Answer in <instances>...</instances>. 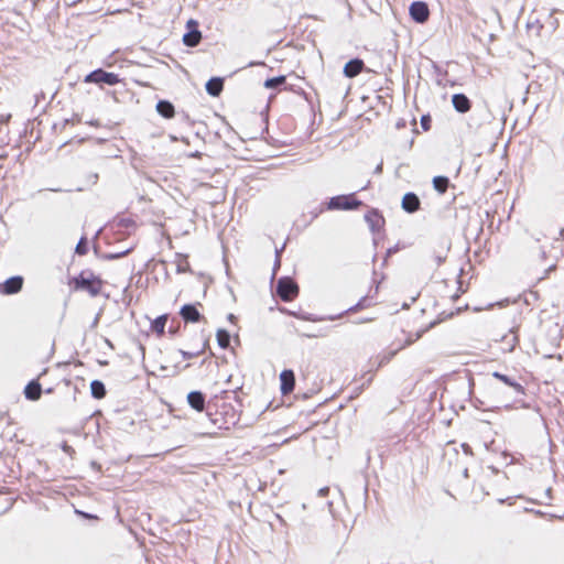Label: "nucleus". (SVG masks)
I'll use <instances>...</instances> for the list:
<instances>
[{
	"label": "nucleus",
	"mask_w": 564,
	"mask_h": 564,
	"mask_svg": "<svg viewBox=\"0 0 564 564\" xmlns=\"http://www.w3.org/2000/svg\"><path fill=\"white\" fill-rule=\"evenodd\" d=\"M70 284L75 291H86L91 296H97L101 291L102 281L91 272L83 271L79 275L72 279Z\"/></svg>",
	"instance_id": "1"
},
{
	"label": "nucleus",
	"mask_w": 564,
	"mask_h": 564,
	"mask_svg": "<svg viewBox=\"0 0 564 564\" xmlns=\"http://www.w3.org/2000/svg\"><path fill=\"white\" fill-rule=\"evenodd\" d=\"M364 203L356 198L355 194L333 196L326 203L327 210H356L361 207Z\"/></svg>",
	"instance_id": "2"
},
{
	"label": "nucleus",
	"mask_w": 564,
	"mask_h": 564,
	"mask_svg": "<svg viewBox=\"0 0 564 564\" xmlns=\"http://www.w3.org/2000/svg\"><path fill=\"white\" fill-rule=\"evenodd\" d=\"M84 82L99 86H115L120 83V77L116 73L107 72L104 68H97L87 74L84 78Z\"/></svg>",
	"instance_id": "3"
},
{
	"label": "nucleus",
	"mask_w": 564,
	"mask_h": 564,
	"mask_svg": "<svg viewBox=\"0 0 564 564\" xmlns=\"http://www.w3.org/2000/svg\"><path fill=\"white\" fill-rule=\"evenodd\" d=\"M276 294L282 301L290 302L297 296L299 285L292 278L282 276L276 283Z\"/></svg>",
	"instance_id": "4"
},
{
	"label": "nucleus",
	"mask_w": 564,
	"mask_h": 564,
	"mask_svg": "<svg viewBox=\"0 0 564 564\" xmlns=\"http://www.w3.org/2000/svg\"><path fill=\"white\" fill-rule=\"evenodd\" d=\"M409 14L411 19L420 24L425 23L430 18V9L424 1H414L410 4Z\"/></svg>",
	"instance_id": "5"
},
{
	"label": "nucleus",
	"mask_w": 564,
	"mask_h": 564,
	"mask_svg": "<svg viewBox=\"0 0 564 564\" xmlns=\"http://www.w3.org/2000/svg\"><path fill=\"white\" fill-rule=\"evenodd\" d=\"M492 119L491 112L487 106L476 108L473 115L469 118L468 126L475 130L479 129L481 126L490 123Z\"/></svg>",
	"instance_id": "6"
},
{
	"label": "nucleus",
	"mask_w": 564,
	"mask_h": 564,
	"mask_svg": "<svg viewBox=\"0 0 564 564\" xmlns=\"http://www.w3.org/2000/svg\"><path fill=\"white\" fill-rule=\"evenodd\" d=\"M200 303L184 304L180 310V315L185 323H198L204 319V316L199 313L197 306Z\"/></svg>",
	"instance_id": "7"
},
{
	"label": "nucleus",
	"mask_w": 564,
	"mask_h": 564,
	"mask_svg": "<svg viewBox=\"0 0 564 564\" xmlns=\"http://www.w3.org/2000/svg\"><path fill=\"white\" fill-rule=\"evenodd\" d=\"M23 286V278L20 275H14L7 279L2 284H0V292L6 295L17 294L22 290Z\"/></svg>",
	"instance_id": "8"
},
{
	"label": "nucleus",
	"mask_w": 564,
	"mask_h": 564,
	"mask_svg": "<svg viewBox=\"0 0 564 564\" xmlns=\"http://www.w3.org/2000/svg\"><path fill=\"white\" fill-rule=\"evenodd\" d=\"M280 389L283 395L293 392L295 388V375L292 369H284L280 373Z\"/></svg>",
	"instance_id": "9"
},
{
	"label": "nucleus",
	"mask_w": 564,
	"mask_h": 564,
	"mask_svg": "<svg viewBox=\"0 0 564 564\" xmlns=\"http://www.w3.org/2000/svg\"><path fill=\"white\" fill-rule=\"evenodd\" d=\"M420 206L421 200L415 193L409 192L402 197L401 207L404 212L413 214L420 209Z\"/></svg>",
	"instance_id": "10"
},
{
	"label": "nucleus",
	"mask_w": 564,
	"mask_h": 564,
	"mask_svg": "<svg viewBox=\"0 0 564 564\" xmlns=\"http://www.w3.org/2000/svg\"><path fill=\"white\" fill-rule=\"evenodd\" d=\"M452 105L459 113H466L471 108L470 99L463 93L454 94L452 96Z\"/></svg>",
	"instance_id": "11"
},
{
	"label": "nucleus",
	"mask_w": 564,
	"mask_h": 564,
	"mask_svg": "<svg viewBox=\"0 0 564 564\" xmlns=\"http://www.w3.org/2000/svg\"><path fill=\"white\" fill-rule=\"evenodd\" d=\"M365 67V63L362 59L356 57L348 61L344 66V75L348 78H354L358 76Z\"/></svg>",
	"instance_id": "12"
},
{
	"label": "nucleus",
	"mask_w": 564,
	"mask_h": 564,
	"mask_svg": "<svg viewBox=\"0 0 564 564\" xmlns=\"http://www.w3.org/2000/svg\"><path fill=\"white\" fill-rule=\"evenodd\" d=\"M492 377L500 380L506 386L510 387L517 394H521V395L525 394L524 387L521 383H519L517 380H514L513 378H511L505 373H501L499 371H494Z\"/></svg>",
	"instance_id": "13"
},
{
	"label": "nucleus",
	"mask_w": 564,
	"mask_h": 564,
	"mask_svg": "<svg viewBox=\"0 0 564 564\" xmlns=\"http://www.w3.org/2000/svg\"><path fill=\"white\" fill-rule=\"evenodd\" d=\"M365 220L372 232L379 231L384 224V218L380 215V213L377 209L369 210L365 215Z\"/></svg>",
	"instance_id": "14"
},
{
	"label": "nucleus",
	"mask_w": 564,
	"mask_h": 564,
	"mask_svg": "<svg viewBox=\"0 0 564 564\" xmlns=\"http://www.w3.org/2000/svg\"><path fill=\"white\" fill-rule=\"evenodd\" d=\"M187 402L194 410L202 412L205 409L206 395L198 390L191 391L187 394Z\"/></svg>",
	"instance_id": "15"
},
{
	"label": "nucleus",
	"mask_w": 564,
	"mask_h": 564,
	"mask_svg": "<svg viewBox=\"0 0 564 564\" xmlns=\"http://www.w3.org/2000/svg\"><path fill=\"white\" fill-rule=\"evenodd\" d=\"M24 397L30 401H37L42 394V386L37 379L31 380L24 388Z\"/></svg>",
	"instance_id": "16"
},
{
	"label": "nucleus",
	"mask_w": 564,
	"mask_h": 564,
	"mask_svg": "<svg viewBox=\"0 0 564 564\" xmlns=\"http://www.w3.org/2000/svg\"><path fill=\"white\" fill-rule=\"evenodd\" d=\"M205 89L208 95L212 97H218L224 90V78L221 77H212L207 80L205 85Z\"/></svg>",
	"instance_id": "17"
},
{
	"label": "nucleus",
	"mask_w": 564,
	"mask_h": 564,
	"mask_svg": "<svg viewBox=\"0 0 564 564\" xmlns=\"http://www.w3.org/2000/svg\"><path fill=\"white\" fill-rule=\"evenodd\" d=\"M155 109L160 116H162L165 119H171L175 115V107L174 105L166 99H161L158 101Z\"/></svg>",
	"instance_id": "18"
},
{
	"label": "nucleus",
	"mask_w": 564,
	"mask_h": 564,
	"mask_svg": "<svg viewBox=\"0 0 564 564\" xmlns=\"http://www.w3.org/2000/svg\"><path fill=\"white\" fill-rule=\"evenodd\" d=\"M202 40L200 31H186L183 35V43L185 46L195 47L199 44Z\"/></svg>",
	"instance_id": "19"
},
{
	"label": "nucleus",
	"mask_w": 564,
	"mask_h": 564,
	"mask_svg": "<svg viewBox=\"0 0 564 564\" xmlns=\"http://www.w3.org/2000/svg\"><path fill=\"white\" fill-rule=\"evenodd\" d=\"M166 322H167V315L166 314L158 316L151 323L152 332L155 333L158 336H163L164 333H165Z\"/></svg>",
	"instance_id": "20"
},
{
	"label": "nucleus",
	"mask_w": 564,
	"mask_h": 564,
	"mask_svg": "<svg viewBox=\"0 0 564 564\" xmlns=\"http://www.w3.org/2000/svg\"><path fill=\"white\" fill-rule=\"evenodd\" d=\"M90 392L97 400L105 398L107 393L105 383L100 380H93L90 382Z\"/></svg>",
	"instance_id": "21"
},
{
	"label": "nucleus",
	"mask_w": 564,
	"mask_h": 564,
	"mask_svg": "<svg viewBox=\"0 0 564 564\" xmlns=\"http://www.w3.org/2000/svg\"><path fill=\"white\" fill-rule=\"evenodd\" d=\"M216 339L220 348L227 349L230 345L231 335L227 329L219 328L216 333Z\"/></svg>",
	"instance_id": "22"
},
{
	"label": "nucleus",
	"mask_w": 564,
	"mask_h": 564,
	"mask_svg": "<svg viewBox=\"0 0 564 564\" xmlns=\"http://www.w3.org/2000/svg\"><path fill=\"white\" fill-rule=\"evenodd\" d=\"M449 249H451V243L445 242L441 246L440 250L433 251V258H434L437 267L441 265L446 260L447 252L449 251Z\"/></svg>",
	"instance_id": "23"
},
{
	"label": "nucleus",
	"mask_w": 564,
	"mask_h": 564,
	"mask_svg": "<svg viewBox=\"0 0 564 564\" xmlns=\"http://www.w3.org/2000/svg\"><path fill=\"white\" fill-rule=\"evenodd\" d=\"M449 186V180L446 176H434L433 177V187L440 194H444Z\"/></svg>",
	"instance_id": "24"
},
{
	"label": "nucleus",
	"mask_w": 564,
	"mask_h": 564,
	"mask_svg": "<svg viewBox=\"0 0 564 564\" xmlns=\"http://www.w3.org/2000/svg\"><path fill=\"white\" fill-rule=\"evenodd\" d=\"M285 83H286V77L283 75H280V76L268 78L264 82V87L268 89H278L281 86L285 85Z\"/></svg>",
	"instance_id": "25"
},
{
	"label": "nucleus",
	"mask_w": 564,
	"mask_h": 564,
	"mask_svg": "<svg viewBox=\"0 0 564 564\" xmlns=\"http://www.w3.org/2000/svg\"><path fill=\"white\" fill-rule=\"evenodd\" d=\"M75 252L85 256L88 252V241L86 237H82L76 245Z\"/></svg>",
	"instance_id": "26"
},
{
	"label": "nucleus",
	"mask_w": 564,
	"mask_h": 564,
	"mask_svg": "<svg viewBox=\"0 0 564 564\" xmlns=\"http://www.w3.org/2000/svg\"><path fill=\"white\" fill-rule=\"evenodd\" d=\"M180 260L176 265L177 273L187 272L189 270V263L187 261V258L185 256L177 254Z\"/></svg>",
	"instance_id": "27"
},
{
	"label": "nucleus",
	"mask_w": 564,
	"mask_h": 564,
	"mask_svg": "<svg viewBox=\"0 0 564 564\" xmlns=\"http://www.w3.org/2000/svg\"><path fill=\"white\" fill-rule=\"evenodd\" d=\"M399 349H394V350H391L389 352H386L381 356H379V367H382L384 365H387L388 362H390L392 360V358L398 354Z\"/></svg>",
	"instance_id": "28"
},
{
	"label": "nucleus",
	"mask_w": 564,
	"mask_h": 564,
	"mask_svg": "<svg viewBox=\"0 0 564 564\" xmlns=\"http://www.w3.org/2000/svg\"><path fill=\"white\" fill-rule=\"evenodd\" d=\"M131 250H132V248H128L123 251H116V252L107 253L104 256V258L107 260H117V259H120V258L127 256Z\"/></svg>",
	"instance_id": "29"
},
{
	"label": "nucleus",
	"mask_w": 564,
	"mask_h": 564,
	"mask_svg": "<svg viewBox=\"0 0 564 564\" xmlns=\"http://www.w3.org/2000/svg\"><path fill=\"white\" fill-rule=\"evenodd\" d=\"M367 300H368V297H367V296L361 297V299L359 300V302H358L356 305H354V306L349 307V308L347 310V312L355 313V312H357V311H359V310H361V308L366 307V306H367Z\"/></svg>",
	"instance_id": "30"
},
{
	"label": "nucleus",
	"mask_w": 564,
	"mask_h": 564,
	"mask_svg": "<svg viewBox=\"0 0 564 564\" xmlns=\"http://www.w3.org/2000/svg\"><path fill=\"white\" fill-rule=\"evenodd\" d=\"M502 340H506V341H507V344H508V346H509V347H508V351H512V350L514 349V347H516L517 343H518V337H517V335H514V334H513V335L510 337V339H509V336H505V337L502 338Z\"/></svg>",
	"instance_id": "31"
},
{
	"label": "nucleus",
	"mask_w": 564,
	"mask_h": 564,
	"mask_svg": "<svg viewBox=\"0 0 564 564\" xmlns=\"http://www.w3.org/2000/svg\"><path fill=\"white\" fill-rule=\"evenodd\" d=\"M180 352H181V355H182V357L184 359H192V358H195V357L199 356L200 354H203L204 352V347L200 350L194 351V352L193 351H186V350H180Z\"/></svg>",
	"instance_id": "32"
},
{
	"label": "nucleus",
	"mask_w": 564,
	"mask_h": 564,
	"mask_svg": "<svg viewBox=\"0 0 564 564\" xmlns=\"http://www.w3.org/2000/svg\"><path fill=\"white\" fill-rule=\"evenodd\" d=\"M431 122H432V119L429 115H423L421 117V127L424 131H427L430 130L431 128Z\"/></svg>",
	"instance_id": "33"
},
{
	"label": "nucleus",
	"mask_w": 564,
	"mask_h": 564,
	"mask_svg": "<svg viewBox=\"0 0 564 564\" xmlns=\"http://www.w3.org/2000/svg\"><path fill=\"white\" fill-rule=\"evenodd\" d=\"M186 29L187 31H199V23L194 19H189L186 23Z\"/></svg>",
	"instance_id": "34"
},
{
	"label": "nucleus",
	"mask_w": 564,
	"mask_h": 564,
	"mask_svg": "<svg viewBox=\"0 0 564 564\" xmlns=\"http://www.w3.org/2000/svg\"><path fill=\"white\" fill-rule=\"evenodd\" d=\"M98 178H99V176H98V174H97V173H89V174L87 175V182H88L89 184H91V185H95V184L98 182Z\"/></svg>",
	"instance_id": "35"
},
{
	"label": "nucleus",
	"mask_w": 564,
	"mask_h": 564,
	"mask_svg": "<svg viewBox=\"0 0 564 564\" xmlns=\"http://www.w3.org/2000/svg\"><path fill=\"white\" fill-rule=\"evenodd\" d=\"M76 513L79 514L80 517L85 518V519H94V520L98 519L97 516L88 513V512H85V511L76 510Z\"/></svg>",
	"instance_id": "36"
},
{
	"label": "nucleus",
	"mask_w": 564,
	"mask_h": 564,
	"mask_svg": "<svg viewBox=\"0 0 564 564\" xmlns=\"http://www.w3.org/2000/svg\"><path fill=\"white\" fill-rule=\"evenodd\" d=\"M301 318L310 322L321 321V318L314 317L312 314H303Z\"/></svg>",
	"instance_id": "37"
},
{
	"label": "nucleus",
	"mask_w": 564,
	"mask_h": 564,
	"mask_svg": "<svg viewBox=\"0 0 564 564\" xmlns=\"http://www.w3.org/2000/svg\"><path fill=\"white\" fill-rule=\"evenodd\" d=\"M462 448L465 454L473 455V449L467 443H463Z\"/></svg>",
	"instance_id": "38"
},
{
	"label": "nucleus",
	"mask_w": 564,
	"mask_h": 564,
	"mask_svg": "<svg viewBox=\"0 0 564 564\" xmlns=\"http://www.w3.org/2000/svg\"><path fill=\"white\" fill-rule=\"evenodd\" d=\"M62 449H63V452H65V453H67V454H70V453H73V452H74V449L72 448V446H69L67 443H64V444L62 445Z\"/></svg>",
	"instance_id": "39"
},
{
	"label": "nucleus",
	"mask_w": 564,
	"mask_h": 564,
	"mask_svg": "<svg viewBox=\"0 0 564 564\" xmlns=\"http://www.w3.org/2000/svg\"><path fill=\"white\" fill-rule=\"evenodd\" d=\"M329 492V488L328 487H323L318 490V496L321 497H326Z\"/></svg>",
	"instance_id": "40"
},
{
	"label": "nucleus",
	"mask_w": 564,
	"mask_h": 564,
	"mask_svg": "<svg viewBox=\"0 0 564 564\" xmlns=\"http://www.w3.org/2000/svg\"><path fill=\"white\" fill-rule=\"evenodd\" d=\"M281 265V259L279 258H275L274 260V267H273V275L275 274L276 270L280 268Z\"/></svg>",
	"instance_id": "41"
},
{
	"label": "nucleus",
	"mask_w": 564,
	"mask_h": 564,
	"mask_svg": "<svg viewBox=\"0 0 564 564\" xmlns=\"http://www.w3.org/2000/svg\"><path fill=\"white\" fill-rule=\"evenodd\" d=\"M555 268H556V265H555L554 263H553V264H550V265H549V268L544 270V275H543L541 279H544V278L547 275V273H549L550 271L555 270Z\"/></svg>",
	"instance_id": "42"
},
{
	"label": "nucleus",
	"mask_w": 564,
	"mask_h": 564,
	"mask_svg": "<svg viewBox=\"0 0 564 564\" xmlns=\"http://www.w3.org/2000/svg\"><path fill=\"white\" fill-rule=\"evenodd\" d=\"M406 126V121L404 119H400L398 122H397V128L398 129H401V128H404Z\"/></svg>",
	"instance_id": "43"
},
{
	"label": "nucleus",
	"mask_w": 564,
	"mask_h": 564,
	"mask_svg": "<svg viewBox=\"0 0 564 564\" xmlns=\"http://www.w3.org/2000/svg\"><path fill=\"white\" fill-rule=\"evenodd\" d=\"M284 247H285V243L280 249H278V248L275 249V258L281 259V254H282Z\"/></svg>",
	"instance_id": "44"
},
{
	"label": "nucleus",
	"mask_w": 564,
	"mask_h": 564,
	"mask_svg": "<svg viewBox=\"0 0 564 564\" xmlns=\"http://www.w3.org/2000/svg\"><path fill=\"white\" fill-rule=\"evenodd\" d=\"M322 212H323V208H319V209H316V210H314V212H311V214H312V218L314 219V218L318 217V215H319Z\"/></svg>",
	"instance_id": "45"
},
{
	"label": "nucleus",
	"mask_w": 564,
	"mask_h": 564,
	"mask_svg": "<svg viewBox=\"0 0 564 564\" xmlns=\"http://www.w3.org/2000/svg\"><path fill=\"white\" fill-rule=\"evenodd\" d=\"M227 318L230 323H235L237 321L236 315H234L232 313L228 314Z\"/></svg>",
	"instance_id": "46"
},
{
	"label": "nucleus",
	"mask_w": 564,
	"mask_h": 564,
	"mask_svg": "<svg viewBox=\"0 0 564 564\" xmlns=\"http://www.w3.org/2000/svg\"><path fill=\"white\" fill-rule=\"evenodd\" d=\"M393 252H395V248H389L386 253V259L390 257Z\"/></svg>",
	"instance_id": "47"
},
{
	"label": "nucleus",
	"mask_w": 564,
	"mask_h": 564,
	"mask_svg": "<svg viewBox=\"0 0 564 564\" xmlns=\"http://www.w3.org/2000/svg\"><path fill=\"white\" fill-rule=\"evenodd\" d=\"M412 343H413V340H412V339H408V340H406V341H405L401 347H399L398 349H399V350H400V349H403L405 346H409V345H411Z\"/></svg>",
	"instance_id": "48"
},
{
	"label": "nucleus",
	"mask_w": 564,
	"mask_h": 564,
	"mask_svg": "<svg viewBox=\"0 0 564 564\" xmlns=\"http://www.w3.org/2000/svg\"><path fill=\"white\" fill-rule=\"evenodd\" d=\"M69 123H72V124L74 123V119H73V118H72V119H65V120L63 121V126H64V127H65V126H67V124H69Z\"/></svg>",
	"instance_id": "49"
},
{
	"label": "nucleus",
	"mask_w": 564,
	"mask_h": 564,
	"mask_svg": "<svg viewBox=\"0 0 564 564\" xmlns=\"http://www.w3.org/2000/svg\"><path fill=\"white\" fill-rule=\"evenodd\" d=\"M539 257L541 260H543L546 257V252L544 250H540Z\"/></svg>",
	"instance_id": "50"
},
{
	"label": "nucleus",
	"mask_w": 564,
	"mask_h": 564,
	"mask_svg": "<svg viewBox=\"0 0 564 564\" xmlns=\"http://www.w3.org/2000/svg\"><path fill=\"white\" fill-rule=\"evenodd\" d=\"M382 172V163H380L376 170H375V173H381Z\"/></svg>",
	"instance_id": "51"
},
{
	"label": "nucleus",
	"mask_w": 564,
	"mask_h": 564,
	"mask_svg": "<svg viewBox=\"0 0 564 564\" xmlns=\"http://www.w3.org/2000/svg\"><path fill=\"white\" fill-rule=\"evenodd\" d=\"M10 118H11V115H8L6 117L1 116V120L4 122L9 121Z\"/></svg>",
	"instance_id": "52"
},
{
	"label": "nucleus",
	"mask_w": 564,
	"mask_h": 564,
	"mask_svg": "<svg viewBox=\"0 0 564 564\" xmlns=\"http://www.w3.org/2000/svg\"><path fill=\"white\" fill-rule=\"evenodd\" d=\"M551 492H552L551 488H547L545 491V495L547 496L549 499H551Z\"/></svg>",
	"instance_id": "53"
},
{
	"label": "nucleus",
	"mask_w": 564,
	"mask_h": 564,
	"mask_svg": "<svg viewBox=\"0 0 564 564\" xmlns=\"http://www.w3.org/2000/svg\"><path fill=\"white\" fill-rule=\"evenodd\" d=\"M169 332H170L171 334H176L177 329H176V328H173V327H170Z\"/></svg>",
	"instance_id": "54"
},
{
	"label": "nucleus",
	"mask_w": 564,
	"mask_h": 564,
	"mask_svg": "<svg viewBox=\"0 0 564 564\" xmlns=\"http://www.w3.org/2000/svg\"><path fill=\"white\" fill-rule=\"evenodd\" d=\"M98 321H99V318H98V316H96V318L93 321V326H96Z\"/></svg>",
	"instance_id": "55"
},
{
	"label": "nucleus",
	"mask_w": 564,
	"mask_h": 564,
	"mask_svg": "<svg viewBox=\"0 0 564 564\" xmlns=\"http://www.w3.org/2000/svg\"><path fill=\"white\" fill-rule=\"evenodd\" d=\"M199 155H200V153H199V152H195V153L193 154V156H195V158H198Z\"/></svg>",
	"instance_id": "56"
},
{
	"label": "nucleus",
	"mask_w": 564,
	"mask_h": 564,
	"mask_svg": "<svg viewBox=\"0 0 564 564\" xmlns=\"http://www.w3.org/2000/svg\"><path fill=\"white\" fill-rule=\"evenodd\" d=\"M52 191L53 192H62L63 189H61V188H53Z\"/></svg>",
	"instance_id": "57"
},
{
	"label": "nucleus",
	"mask_w": 564,
	"mask_h": 564,
	"mask_svg": "<svg viewBox=\"0 0 564 564\" xmlns=\"http://www.w3.org/2000/svg\"><path fill=\"white\" fill-rule=\"evenodd\" d=\"M464 475L467 477L468 476V469H465L464 470Z\"/></svg>",
	"instance_id": "58"
},
{
	"label": "nucleus",
	"mask_w": 564,
	"mask_h": 564,
	"mask_svg": "<svg viewBox=\"0 0 564 564\" xmlns=\"http://www.w3.org/2000/svg\"><path fill=\"white\" fill-rule=\"evenodd\" d=\"M412 123H413V126H414V127L416 126V121H415V119H414V118H413V120H412Z\"/></svg>",
	"instance_id": "59"
}]
</instances>
